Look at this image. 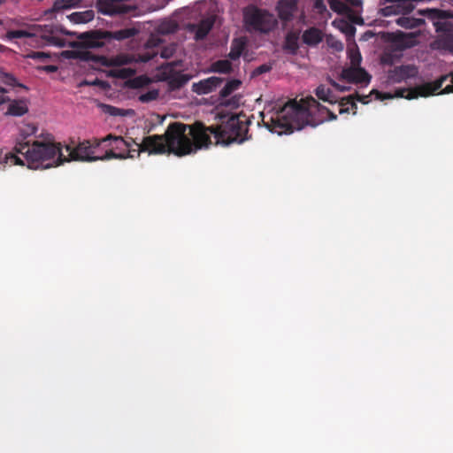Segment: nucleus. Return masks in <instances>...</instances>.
I'll return each instance as SVG.
<instances>
[{
	"label": "nucleus",
	"instance_id": "f257e3e1",
	"mask_svg": "<svg viewBox=\"0 0 453 453\" xmlns=\"http://www.w3.org/2000/svg\"><path fill=\"white\" fill-rule=\"evenodd\" d=\"M248 127L237 116H231L219 126L206 127L203 122L196 121L192 125L181 122L171 123L162 135H149L145 139L143 149L150 153H173L178 157L196 152L212 144L229 145L242 143L246 140Z\"/></svg>",
	"mask_w": 453,
	"mask_h": 453
},
{
	"label": "nucleus",
	"instance_id": "f03ea898",
	"mask_svg": "<svg viewBox=\"0 0 453 453\" xmlns=\"http://www.w3.org/2000/svg\"><path fill=\"white\" fill-rule=\"evenodd\" d=\"M59 142L50 140L17 142L6 158L14 165H27L30 169H47L65 162Z\"/></svg>",
	"mask_w": 453,
	"mask_h": 453
},
{
	"label": "nucleus",
	"instance_id": "7ed1b4c3",
	"mask_svg": "<svg viewBox=\"0 0 453 453\" xmlns=\"http://www.w3.org/2000/svg\"><path fill=\"white\" fill-rule=\"evenodd\" d=\"M243 20L249 32L269 34L278 26V20L273 13L255 6L245 9Z\"/></svg>",
	"mask_w": 453,
	"mask_h": 453
},
{
	"label": "nucleus",
	"instance_id": "20e7f679",
	"mask_svg": "<svg viewBox=\"0 0 453 453\" xmlns=\"http://www.w3.org/2000/svg\"><path fill=\"white\" fill-rule=\"evenodd\" d=\"M449 81V84L440 92V94L453 93V72L441 75L434 81L426 82L411 89H397L395 91L397 97H405L409 100L418 98V96L426 97L436 94L442 87L444 82Z\"/></svg>",
	"mask_w": 453,
	"mask_h": 453
},
{
	"label": "nucleus",
	"instance_id": "39448f33",
	"mask_svg": "<svg viewBox=\"0 0 453 453\" xmlns=\"http://www.w3.org/2000/svg\"><path fill=\"white\" fill-rule=\"evenodd\" d=\"M102 143L101 140L95 139L93 142L88 140H84L81 142L75 148H73L70 145L65 146L63 148L65 152V162L70 161H96L98 160V157L93 156V149H96L100 146Z\"/></svg>",
	"mask_w": 453,
	"mask_h": 453
},
{
	"label": "nucleus",
	"instance_id": "423d86ee",
	"mask_svg": "<svg viewBox=\"0 0 453 453\" xmlns=\"http://www.w3.org/2000/svg\"><path fill=\"white\" fill-rule=\"evenodd\" d=\"M129 0H97L96 6L104 15H131L135 16L137 7L128 4Z\"/></svg>",
	"mask_w": 453,
	"mask_h": 453
},
{
	"label": "nucleus",
	"instance_id": "0eeeda50",
	"mask_svg": "<svg viewBox=\"0 0 453 453\" xmlns=\"http://www.w3.org/2000/svg\"><path fill=\"white\" fill-rule=\"evenodd\" d=\"M67 34L58 25L49 24L41 27V38L43 45L64 47L65 39L63 35Z\"/></svg>",
	"mask_w": 453,
	"mask_h": 453
},
{
	"label": "nucleus",
	"instance_id": "6e6552de",
	"mask_svg": "<svg viewBox=\"0 0 453 453\" xmlns=\"http://www.w3.org/2000/svg\"><path fill=\"white\" fill-rule=\"evenodd\" d=\"M77 43L84 49H96L104 45L108 40L107 31L92 30L77 35Z\"/></svg>",
	"mask_w": 453,
	"mask_h": 453
},
{
	"label": "nucleus",
	"instance_id": "1a4fd4ad",
	"mask_svg": "<svg viewBox=\"0 0 453 453\" xmlns=\"http://www.w3.org/2000/svg\"><path fill=\"white\" fill-rule=\"evenodd\" d=\"M341 77L350 83L368 84L371 75L360 66H349L342 71Z\"/></svg>",
	"mask_w": 453,
	"mask_h": 453
},
{
	"label": "nucleus",
	"instance_id": "9d476101",
	"mask_svg": "<svg viewBox=\"0 0 453 453\" xmlns=\"http://www.w3.org/2000/svg\"><path fill=\"white\" fill-rule=\"evenodd\" d=\"M418 69L411 65H402L388 71V78L393 83H400L417 75Z\"/></svg>",
	"mask_w": 453,
	"mask_h": 453
},
{
	"label": "nucleus",
	"instance_id": "9b49d317",
	"mask_svg": "<svg viewBox=\"0 0 453 453\" xmlns=\"http://www.w3.org/2000/svg\"><path fill=\"white\" fill-rule=\"evenodd\" d=\"M277 12L279 18L284 21L288 22L292 20L294 13L297 10L296 0H280L277 4Z\"/></svg>",
	"mask_w": 453,
	"mask_h": 453
},
{
	"label": "nucleus",
	"instance_id": "f8f14e48",
	"mask_svg": "<svg viewBox=\"0 0 453 453\" xmlns=\"http://www.w3.org/2000/svg\"><path fill=\"white\" fill-rule=\"evenodd\" d=\"M223 79L216 76H211L207 79L202 80L197 83L193 84V91L198 95H205L213 91L216 88L220 86Z\"/></svg>",
	"mask_w": 453,
	"mask_h": 453
},
{
	"label": "nucleus",
	"instance_id": "ddd939ff",
	"mask_svg": "<svg viewBox=\"0 0 453 453\" xmlns=\"http://www.w3.org/2000/svg\"><path fill=\"white\" fill-rule=\"evenodd\" d=\"M130 59L127 56H117L111 59L112 64L116 65H127ZM111 73L117 78L127 79L132 77L135 73V71L130 67L119 66V68L112 70Z\"/></svg>",
	"mask_w": 453,
	"mask_h": 453
},
{
	"label": "nucleus",
	"instance_id": "4468645a",
	"mask_svg": "<svg viewBox=\"0 0 453 453\" xmlns=\"http://www.w3.org/2000/svg\"><path fill=\"white\" fill-rule=\"evenodd\" d=\"M313 109H317L319 111H326L329 115L331 120L337 119V115L330 111L326 107L322 106L314 97L310 96L303 100L301 105H298V110L303 113L311 114Z\"/></svg>",
	"mask_w": 453,
	"mask_h": 453
},
{
	"label": "nucleus",
	"instance_id": "2eb2a0df",
	"mask_svg": "<svg viewBox=\"0 0 453 453\" xmlns=\"http://www.w3.org/2000/svg\"><path fill=\"white\" fill-rule=\"evenodd\" d=\"M431 48L453 56V33L445 32L431 43Z\"/></svg>",
	"mask_w": 453,
	"mask_h": 453
},
{
	"label": "nucleus",
	"instance_id": "dca6fc26",
	"mask_svg": "<svg viewBox=\"0 0 453 453\" xmlns=\"http://www.w3.org/2000/svg\"><path fill=\"white\" fill-rule=\"evenodd\" d=\"M214 23L215 19L213 17H209L202 19L197 25H192L191 30L196 29L195 39L196 41L204 39L212 29Z\"/></svg>",
	"mask_w": 453,
	"mask_h": 453
},
{
	"label": "nucleus",
	"instance_id": "f3484780",
	"mask_svg": "<svg viewBox=\"0 0 453 453\" xmlns=\"http://www.w3.org/2000/svg\"><path fill=\"white\" fill-rule=\"evenodd\" d=\"M323 38L322 31L315 27H309L302 35L303 42L310 47H316L323 41Z\"/></svg>",
	"mask_w": 453,
	"mask_h": 453
},
{
	"label": "nucleus",
	"instance_id": "a211bd4d",
	"mask_svg": "<svg viewBox=\"0 0 453 453\" xmlns=\"http://www.w3.org/2000/svg\"><path fill=\"white\" fill-rule=\"evenodd\" d=\"M148 136L143 138L141 144H136L138 146L137 150H128L127 153H122V152L116 153L112 150H111L106 151L104 156L98 157H99L98 160H109L111 158L126 159L127 157L133 158V157H134V155L133 153L135 152L137 155H139L140 152H142V151H147V152H149V154H151L148 150L143 149V144H144L145 139Z\"/></svg>",
	"mask_w": 453,
	"mask_h": 453
},
{
	"label": "nucleus",
	"instance_id": "6ab92c4d",
	"mask_svg": "<svg viewBox=\"0 0 453 453\" xmlns=\"http://www.w3.org/2000/svg\"><path fill=\"white\" fill-rule=\"evenodd\" d=\"M9 101V106L7 109V114L12 116H23L28 111V101L27 99L10 100L9 98H4L2 102Z\"/></svg>",
	"mask_w": 453,
	"mask_h": 453
},
{
	"label": "nucleus",
	"instance_id": "aec40b11",
	"mask_svg": "<svg viewBox=\"0 0 453 453\" xmlns=\"http://www.w3.org/2000/svg\"><path fill=\"white\" fill-rule=\"evenodd\" d=\"M112 141L113 142V149L119 150L122 153H127L130 150L132 142H134L133 139L131 142L125 140L122 136H116L113 134H108L106 137L101 140L102 142Z\"/></svg>",
	"mask_w": 453,
	"mask_h": 453
},
{
	"label": "nucleus",
	"instance_id": "412c9836",
	"mask_svg": "<svg viewBox=\"0 0 453 453\" xmlns=\"http://www.w3.org/2000/svg\"><path fill=\"white\" fill-rule=\"evenodd\" d=\"M315 94L319 99L329 104H335L340 99L330 88L324 84H320L316 88Z\"/></svg>",
	"mask_w": 453,
	"mask_h": 453
},
{
	"label": "nucleus",
	"instance_id": "4be33fe9",
	"mask_svg": "<svg viewBox=\"0 0 453 453\" xmlns=\"http://www.w3.org/2000/svg\"><path fill=\"white\" fill-rule=\"evenodd\" d=\"M139 33L134 27H127L117 31H107L108 40L123 41L134 37Z\"/></svg>",
	"mask_w": 453,
	"mask_h": 453
},
{
	"label": "nucleus",
	"instance_id": "5701e85b",
	"mask_svg": "<svg viewBox=\"0 0 453 453\" xmlns=\"http://www.w3.org/2000/svg\"><path fill=\"white\" fill-rule=\"evenodd\" d=\"M81 0H56L52 7L46 11V14L58 12L61 11L78 7Z\"/></svg>",
	"mask_w": 453,
	"mask_h": 453
},
{
	"label": "nucleus",
	"instance_id": "b1692460",
	"mask_svg": "<svg viewBox=\"0 0 453 453\" xmlns=\"http://www.w3.org/2000/svg\"><path fill=\"white\" fill-rule=\"evenodd\" d=\"M299 32L290 31L286 35L284 41V50L291 54H296L299 49Z\"/></svg>",
	"mask_w": 453,
	"mask_h": 453
},
{
	"label": "nucleus",
	"instance_id": "393cba45",
	"mask_svg": "<svg viewBox=\"0 0 453 453\" xmlns=\"http://www.w3.org/2000/svg\"><path fill=\"white\" fill-rule=\"evenodd\" d=\"M95 17L93 10H87L84 12H73L69 16L71 21L76 24L88 23L91 21Z\"/></svg>",
	"mask_w": 453,
	"mask_h": 453
},
{
	"label": "nucleus",
	"instance_id": "a878e982",
	"mask_svg": "<svg viewBox=\"0 0 453 453\" xmlns=\"http://www.w3.org/2000/svg\"><path fill=\"white\" fill-rule=\"evenodd\" d=\"M242 85V81L238 79L228 81L219 92L220 99L228 97L232 93L238 90Z\"/></svg>",
	"mask_w": 453,
	"mask_h": 453
},
{
	"label": "nucleus",
	"instance_id": "bb28decb",
	"mask_svg": "<svg viewBox=\"0 0 453 453\" xmlns=\"http://www.w3.org/2000/svg\"><path fill=\"white\" fill-rule=\"evenodd\" d=\"M211 68L214 73L226 74L232 72V63L227 59H221L212 63Z\"/></svg>",
	"mask_w": 453,
	"mask_h": 453
},
{
	"label": "nucleus",
	"instance_id": "cd10ccee",
	"mask_svg": "<svg viewBox=\"0 0 453 453\" xmlns=\"http://www.w3.org/2000/svg\"><path fill=\"white\" fill-rule=\"evenodd\" d=\"M0 81L2 83L11 87H19L27 88V87L21 83H19L15 76L10 73L0 71Z\"/></svg>",
	"mask_w": 453,
	"mask_h": 453
},
{
	"label": "nucleus",
	"instance_id": "c85d7f7f",
	"mask_svg": "<svg viewBox=\"0 0 453 453\" xmlns=\"http://www.w3.org/2000/svg\"><path fill=\"white\" fill-rule=\"evenodd\" d=\"M339 113H348L349 110L357 109V104L351 96L342 97L339 101Z\"/></svg>",
	"mask_w": 453,
	"mask_h": 453
},
{
	"label": "nucleus",
	"instance_id": "c756f323",
	"mask_svg": "<svg viewBox=\"0 0 453 453\" xmlns=\"http://www.w3.org/2000/svg\"><path fill=\"white\" fill-rule=\"evenodd\" d=\"M244 50V42L240 40H234L228 57L232 60L238 59Z\"/></svg>",
	"mask_w": 453,
	"mask_h": 453
},
{
	"label": "nucleus",
	"instance_id": "7c9ffc66",
	"mask_svg": "<svg viewBox=\"0 0 453 453\" xmlns=\"http://www.w3.org/2000/svg\"><path fill=\"white\" fill-rule=\"evenodd\" d=\"M242 96L240 94L234 95L231 97L220 99V104L230 109H237L242 104Z\"/></svg>",
	"mask_w": 453,
	"mask_h": 453
},
{
	"label": "nucleus",
	"instance_id": "2f4dec72",
	"mask_svg": "<svg viewBox=\"0 0 453 453\" xmlns=\"http://www.w3.org/2000/svg\"><path fill=\"white\" fill-rule=\"evenodd\" d=\"M414 36L411 34H405L398 32L395 35V42L401 44L403 48H410L412 46V40Z\"/></svg>",
	"mask_w": 453,
	"mask_h": 453
},
{
	"label": "nucleus",
	"instance_id": "473e14b6",
	"mask_svg": "<svg viewBox=\"0 0 453 453\" xmlns=\"http://www.w3.org/2000/svg\"><path fill=\"white\" fill-rule=\"evenodd\" d=\"M37 131V127L33 124H28L25 128L20 130V139L17 142L34 141L30 138L31 135L35 134Z\"/></svg>",
	"mask_w": 453,
	"mask_h": 453
},
{
	"label": "nucleus",
	"instance_id": "72a5a7b5",
	"mask_svg": "<svg viewBox=\"0 0 453 453\" xmlns=\"http://www.w3.org/2000/svg\"><path fill=\"white\" fill-rule=\"evenodd\" d=\"M349 58L350 60V66H360L362 57L357 44L354 45L353 49L349 50Z\"/></svg>",
	"mask_w": 453,
	"mask_h": 453
},
{
	"label": "nucleus",
	"instance_id": "f704fd0d",
	"mask_svg": "<svg viewBox=\"0 0 453 453\" xmlns=\"http://www.w3.org/2000/svg\"><path fill=\"white\" fill-rule=\"evenodd\" d=\"M328 3L330 8L337 13H345L349 11V8L347 6V4L341 0H329Z\"/></svg>",
	"mask_w": 453,
	"mask_h": 453
},
{
	"label": "nucleus",
	"instance_id": "c9c22d12",
	"mask_svg": "<svg viewBox=\"0 0 453 453\" xmlns=\"http://www.w3.org/2000/svg\"><path fill=\"white\" fill-rule=\"evenodd\" d=\"M159 96L157 89H151L139 96V101L142 103H150L157 100Z\"/></svg>",
	"mask_w": 453,
	"mask_h": 453
},
{
	"label": "nucleus",
	"instance_id": "e433bc0d",
	"mask_svg": "<svg viewBox=\"0 0 453 453\" xmlns=\"http://www.w3.org/2000/svg\"><path fill=\"white\" fill-rule=\"evenodd\" d=\"M418 12L421 15L427 14L428 17L432 19H442L445 17L444 12L437 9H426L419 11Z\"/></svg>",
	"mask_w": 453,
	"mask_h": 453
},
{
	"label": "nucleus",
	"instance_id": "4c0bfd02",
	"mask_svg": "<svg viewBox=\"0 0 453 453\" xmlns=\"http://www.w3.org/2000/svg\"><path fill=\"white\" fill-rule=\"evenodd\" d=\"M31 34L25 30H10L6 34V37L9 40L16 39V38H24L30 37Z\"/></svg>",
	"mask_w": 453,
	"mask_h": 453
},
{
	"label": "nucleus",
	"instance_id": "58836bf2",
	"mask_svg": "<svg viewBox=\"0 0 453 453\" xmlns=\"http://www.w3.org/2000/svg\"><path fill=\"white\" fill-rule=\"evenodd\" d=\"M26 58L44 62L50 58V55L42 51H31L26 55Z\"/></svg>",
	"mask_w": 453,
	"mask_h": 453
},
{
	"label": "nucleus",
	"instance_id": "ea45409f",
	"mask_svg": "<svg viewBox=\"0 0 453 453\" xmlns=\"http://www.w3.org/2000/svg\"><path fill=\"white\" fill-rule=\"evenodd\" d=\"M290 129V127H288L286 124L281 123L280 120H273V127H270L271 131L277 132L278 134H282Z\"/></svg>",
	"mask_w": 453,
	"mask_h": 453
},
{
	"label": "nucleus",
	"instance_id": "a19ab883",
	"mask_svg": "<svg viewBox=\"0 0 453 453\" xmlns=\"http://www.w3.org/2000/svg\"><path fill=\"white\" fill-rule=\"evenodd\" d=\"M341 30L349 38L353 37L355 35V33H356V27L352 24H350L349 22H346V21L342 22V25L341 27Z\"/></svg>",
	"mask_w": 453,
	"mask_h": 453
},
{
	"label": "nucleus",
	"instance_id": "79ce46f5",
	"mask_svg": "<svg viewBox=\"0 0 453 453\" xmlns=\"http://www.w3.org/2000/svg\"><path fill=\"white\" fill-rule=\"evenodd\" d=\"M327 43L331 48L337 51H342L343 50L342 42L338 40H334L333 37L327 38Z\"/></svg>",
	"mask_w": 453,
	"mask_h": 453
},
{
	"label": "nucleus",
	"instance_id": "37998d69",
	"mask_svg": "<svg viewBox=\"0 0 453 453\" xmlns=\"http://www.w3.org/2000/svg\"><path fill=\"white\" fill-rule=\"evenodd\" d=\"M313 8L319 14H323L325 12H326V6L324 3V0H315Z\"/></svg>",
	"mask_w": 453,
	"mask_h": 453
},
{
	"label": "nucleus",
	"instance_id": "c03bdc74",
	"mask_svg": "<svg viewBox=\"0 0 453 453\" xmlns=\"http://www.w3.org/2000/svg\"><path fill=\"white\" fill-rule=\"evenodd\" d=\"M180 62L179 61H173L170 63H167L165 66V73H167L170 76L174 75V68L178 65H180Z\"/></svg>",
	"mask_w": 453,
	"mask_h": 453
},
{
	"label": "nucleus",
	"instance_id": "a18cd8bd",
	"mask_svg": "<svg viewBox=\"0 0 453 453\" xmlns=\"http://www.w3.org/2000/svg\"><path fill=\"white\" fill-rule=\"evenodd\" d=\"M105 108V112L109 113L111 116H123L122 110L111 105H104Z\"/></svg>",
	"mask_w": 453,
	"mask_h": 453
},
{
	"label": "nucleus",
	"instance_id": "49530a36",
	"mask_svg": "<svg viewBox=\"0 0 453 453\" xmlns=\"http://www.w3.org/2000/svg\"><path fill=\"white\" fill-rule=\"evenodd\" d=\"M394 60V56L391 53H384L380 58L381 63L386 65H392Z\"/></svg>",
	"mask_w": 453,
	"mask_h": 453
},
{
	"label": "nucleus",
	"instance_id": "de8ad7c7",
	"mask_svg": "<svg viewBox=\"0 0 453 453\" xmlns=\"http://www.w3.org/2000/svg\"><path fill=\"white\" fill-rule=\"evenodd\" d=\"M328 81L332 85V87H334L335 88V90H337V91L344 92V91L348 90L347 87L341 86L340 84H338L336 81H334L331 78H328Z\"/></svg>",
	"mask_w": 453,
	"mask_h": 453
},
{
	"label": "nucleus",
	"instance_id": "09e8293b",
	"mask_svg": "<svg viewBox=\"0 0 453 453\" xmlns=\"http://www.w3.org/2000/svg\"><path fill=\"white\" fill-rule=\"evenodd\" d=\"M271 70V66L268 65H261L260 66H258L255 73L257 74H262V73H267Z\"/></svg>",
	"mask_w": 453,
	"mask_h": 453
},
{
	"label": "nucleus",
	"instance_id": "8fccbe9b",
	"mask_svg": "<svg viewBox=\"0 0 453 453\" xmlns=\"http://www.w3.org/2000/svg\"><path fill=\"white\" fill-rule=\"evenodd\" d=\"M39 69L43 70L47 73H55V72H57L58 67L53 65H49L41 66V67H39Z\"/></svg>",
	"mask_w": 453,
	"mask_h": 453
},
{
	"label": "nucleus",
	"instance_id": "3c124183",
	"mask_svg": "<svg viewBox=\"0 0 453 453\" xmlns=\"http://www.w3.org/2000/svg\"><path fill=\"white\" fill-rule=\"evenodd\" d=\"M81 58L84 60H94L95 59V56L88 50L81 52Z\"/></svg>",
	"mask_w": 453,
	"mask_h": 453
},
{
	"label": "nucleus",
	"instance_id": "603ef678",
	"mask_svg": "<svg viewBox=\"0 0 453 453\" xmlns=\"http://www.w3.org/2000/svg\"><path fill=\"white\" fill-rule=\"evenodd\" d=\"M188 79H186L183 75H179L173 79V81L177 82L178 86H181L187 81Z\"/></svg>",
	"mask_w": 453,
	"mask_h": 453
},
{
	"label": "nucleus",
	"instance_id": "864d4df0",
	"mask_svg": "<svg viewBox=\"0 0 453 453\" xmlns=\"http://www.w3.org/2000/svg\"><path fill=\"white\" fill-rule=\"evenodd\" d=\"M346 1L355 7H358L362 4V2L360 0H346Z\"/></svg>",
	"mask_w": 453,
	"mask_h": 453
},
{
	"label": "nucleus",
	"instance_id": "5fc2aeb1",
	"mask_svg": "<svg viewBox=\"0 0 453 453\" xmlns=\"http://www.w3.org/2000/svg\"><path fill=\"white\" fill-rule=\"evenodd\" d=\"M434 26L436 27V30L439 31V30H445L444 27L446 26L445 23H440V22H434Z\"/></svg>",
	"mask_w": 453,
	"mask_h": 453
},
{
	"label": "nucleus",
	"instance_id": "6e6d98bb",
	"mask_svg": "<svg viewBox=\"0 0 453 453\" xmlns=\"http://www.w3.org/2000/svg\"><path fill=\"white\" fill-rule=\"evenodd\" d=\"M161 57L165 58H169L170 57V53L168 52V50L165 49L164 50H162Z\"/></svg>",
	"mask_w": 453,
	"mask_h": 453
},
{
	"label": "nucleus",
	"instance_id": "4d7b16f0",
	"mask_svg": "<svg viewBox=\"0 0 453 453\" xmlns=\"http://www.w3.org/2000/svg\"><path fill=\"white\" fill-rule=\"evenodd\" d=\"M150 59H151L150 56H142V60L144 61V62H147V61H149Z\"/></svg>",
	"mask_w": 453,
	"mask_h": 453
},
{
	"label": "nucleus",
	"instance_id": "13d9d810",
	"mask_svg": "<svg viewBox=\"0 0 453 453\" xmlns=\"http://www.w3.org/2000/svg\"><path fill=\"white\" fill-rule=\"evenodd\" d=\"M357 100H358V101H360V102H362V103H364V104H365V103H366L361 96L357 95Z\"/></svg>",
	"mask_w": 453,
	"mask_h": 453
},
{
	"label": "nucleus",
	"instance_id": "bf43d9fd",
	"mask_svg": "<svg viewBox=\"0 0 453 453\" xmlns=\"http://www.w3.org/2000/svg\"><path fill=\"white\" fill-rule=\"evenodd\" d=\"M0 93L1 94H4V93H7V89L3 88V87H0Z\"/></svg>",
	"mask_w": 453,
	"mask_h": 453
},
{
	"label": "nucleus",
	"instance_id": "052dcab7",
	"mask_svg": "<svg viewBox=\"0 0 453 453\" xmlns=\"http://www.w3.org/2000/svg\"><path fill=\"white\" fill-rule=\"evenodd\" d=\"M353 20H354V22H356V23H363V20H362V19H361V18L355 19H353Z\"/></svg>",
	"mask_w": 453,
	"mask_h": 453
},
{
	"label": "nucleus",
	"instance_id": "680f3d73",
	"mask_svg": "<svg viewBox=\"0 0 453 453\" xmlns=\"http://www.w3.org/2000/svg\"><path fill=\"white\" fill-rule=\"evenodd\" d=\"M393 96L390 94H386L384 98H392Z\"/></svg>",
	"mask_w": 453,
	"mask_h": 453
},
{
	"label": "nucleus",
	"instance_id": "e2e57ef3",
	"mask_svg": "<svg viewBox=\"0 0 453 453\" xmlns=\"http://www.w3.org/2000/svg\"><path fill=\"white\" fill-rule=\"evenodd\" d=\"M5 49V47L2 44H0V51H3Z\"/></svg>",
	"mask_w": 453,
	"mask_h": 453
},
{
	"label": "nucleus",
	"instance_id": "0e129e2a",
	"mask_svg": "<svg viewBox=\"0 0 453 453\" xmlns=\"http://www.w3.org/2000/svg\"><path fill=\"white\" fill-rule=\"evenodd\" d=\"M6 0H0V5L4 4Z\"/></svg>",
	"mask_w": 453,
	"mask_h": 453
},
{
	"label": "nucleus",
	"instance_id": "69168bd1",
	"mask_svg": "<svg viewBox=\"0 0 453 453\" xmlns=\"http://www.w3.org/2000/svg\"><path fill=\"white\" fill-rule=\"evenodd\" d=\"M2 24V20H0V25Z\"/></svg>",
	"mask_w": 453,
	"mask_h": 453
}]
</instances>
